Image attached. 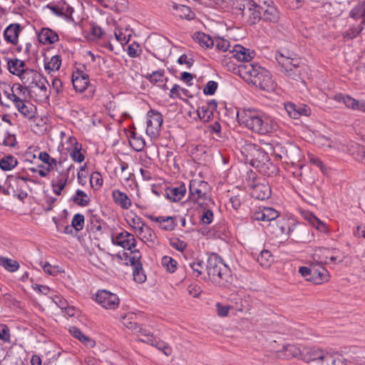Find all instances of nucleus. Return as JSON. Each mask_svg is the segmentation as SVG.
Here are the masks:
<instances>
[{
  "label": "nucleus",
  "instance_id": "nucleus-20",
  "mask_svg": "<svg viewBox=\"0 0 365 365\" xmlns=\"http://www.w3.org/2000/svg\"><path fill=\"white\" fill-rule=\"evenodd\" d=\"M262 9V6L254 1V6H249L243 16L250 24H255L261 20Z\"/></svg>",
  "mask_w": 365,
  "mask_h": 365
},
{
  "label": "nucleus",
  "instance_id": "nucleus-14",
  "mask_svg": "<svg viewBox=\"0 0 365 365\" xmlns=\"http://www.w3.org/2000/svg\"><path fill=\"white\" fill-rule=\"evenodd\" d=\"M19 78L28 88H33L37 81L41 79V75L35 70L26 68L20 75Z\"/></svg>",
  "mask_w": 365,
  "mask_h": 365
},
{
  "label": "nucleus",
  "instance_id": "nucleus-25",
  "mask_svg": "<svg viewBox=\"0 0 365 365\" xmlns=\"http://www.w3.org/2000/svg\"><path fill=\"white\" fill-rule=\"evenodd\" d=\"M7 61V67L9 72L14 75H16L19 77L24 71L26 68L25 63L24 61L18 58L6 59Z\"/></svg>",
  "mask_w": 365,
  "mask_h": 365
},
{
  "label": "nucleus",
  "instance_id": "nucleus-40",
  "mask_svg": "<svg viewBox=\"0 0 365 365\" xmlns=\"http://www.w3.org/2000/svg\"><path fill=\"white\" fill-rule=\"evenodd\" d=\"M257 261L261 266L267 267L272 262V255L269 251L264 250L258 255Z\"/></svg>",
  "mask_w": 365,
  "mask_h": 365
},
{
  "label": "nucleus",
  "instance_id": "nucleus-45",
  "mask_svg": "<svg viewBox=\"0 0 365 365\" xmlns=\"http://www.w3.org/2000/svg\"><path fill=\"white\" fill-rule=\"evenodd\" d=\"M347 108L354 110L365 112V101H357L355 98L350 97V99H348Z\"/></svg>",
  "mask_w": 365,
  "mask_h": 365
},
{
  "label": "nucleus",
  "instance_id": "nucleus-64",
  "mask_svg": "<svg viewBox=\"0 0 365 365\" xmlns=\"http://www.w3.org/2000/svg\"><path fill=\"white\" fill-rule=\"evenodd\" d=\"M353 147L356 150V158L365 163V148L355 143Z\"/></svg>",
  "mask_w": 365,
  "mask_h": 365
},
{
  "label": "nucleus",
  "instance_id": "nucleus-3",
  "mask_svg": "<svg viewBox=\"0 0 365 365\" xmlns=\"http://www.w3.org/2000/svg\"><path fill=\"white\" fill-rule=\"evenodd\" d=\"M302 360L311 365H348L347 360L341 354L318 347H304Z\"/></svg>",
  "mask_w": 365,
  "mask_h": 365
},
{
  "label": "nucleus",
  "instance_id": "nucleus-52",
  "mask_svg": "<svg viewBox=\"0 0 365 365\" xmlns=\"http://www.w3.org/2000/svg\"><path fill=\"white\" fill-rule=\"evenodd\" d=\"M170 245L178 251L183 252L187 247V243L178 237H171Z\"/></svg>",
  "mask_w": 365,
  "mask_h": 365
},
{
  "label": "nucleus",
  "instance_id": "nucleus-5",
  "mask_svg": "<svg viewBox=\"0 0 365 365\" xmlns=\"http://www.w3.org/2000/svg\"><path fill=\"white\" fill-rule=\"evenodd\" d=\"M268 148L272 151V155H274L276 160H282L285 163L294 164L298 161L299 155V149L298 147L287 143L283 145L279 143H274L268 145Z\"/></svg>",
  "mask_w": 365,
  "mask_h": 365
},
{
  "label": "nucleus",
  "instance_id": "nucleus-50",
  "mask_svg": "<svg viewBox=\"0 0 365 365\" xmlns=\"http://www.w3.org/2000/svg\"><path fill=\"white\" fill-rule=\"evenodd\" d=\"M264 221L272 222L279 217V212L272 207H263Z\"/></svg>",
  "mask_w": 365,
  "mask_h": 365
},
{
  "label": "nucleus",
  "instance_id": "nucleus-58",
  "mask_svg": "<svg viewBox=\"0 0 365 365\" xmlns=\"http://www.w3.org/2000/svg\"><path fill=\"white\" fill-rule=\"evenodd\" d=\"M284 73L290 78L295 81H298L299 79L301 78L302 75V68L299 66V63L298 64V66H294L292 69V71H287Z\"/></svg>",
  "mask_w": 365,
  "mask_h": 365
},
{
  "label": "nucleus",
  "instance_id": "nucleus-9",
  "mask_svg": "<svg viewBox=\"0 0 365 365\" xmlns=\"http://www.w3.org/2000/svg\"><path fill=\"white\" fill-rule=\"evenodd\" d=\"M146 133L151 137H155L159 134L163 122V115L158 111L150 110L147 113Z\"/></svg>",
  "mask_w": 365,
  "mask_h": 365
},
{
  "label": "nucleus",
  "instance_id": "nucleus-33",
  "mask_svg": "<svg viewBox=\"0 0 365 365\" xmlns=\"http://www.w3.org/2000/svg\"><path fill=\"white\" fill-rule=\"evenodd\" d=\"M249 6H254L252 0H235L232 4L234 9L239 11L243 16Z\"/></svg>",
  "mask_w": 365,
  "mask_h": 365
},
{
  "label": "nucleus",
  "instance_id": "nucleus-26",
  "mask_svg": "<svg viewBox=\"0 0 365 365\" xmlns=\"http://www.w3.org/2000/svg\"><path fill=\"white\" fill-rule=\"evenodd\" d=\"M312 269L316 271L314 275L307 278V281L313 282L314 284H322L328 280L329 274L327 270L322 266H312Z\"/></svg>",
  "mask_w": 365,
  "mask_h": 365
},
{
  "label": "nucleus",
  "instance_id": "nucleus-36",
  "mask_svg": "<svg viewBox=\"0 0 365 365\" xmlns=\"http://www.w3.org/2000/svg\"><path fill=\"white\" fill-rule=\"evenodd\" d=\"M81 144L78 143L77 141H75L73 148L69 152L70 156L73 161L81 163L84 160L85 157L81 152Z\"/></svg>",
  "mask_w": 365,
  "mask_h": 365
},
{
  "label": "nucleus",
  "instance_id": "nucleus-32",
  "mask_svg": "<svg viewBox=\"0 0 365 365\" xmlns=\"http://www.w3.org/2000/svg\"><path fill=\"white\" fill-rule=\"evenodd\" d=\"M350 16L354 19H363L365 23V0L357 4L350 11Z\"/></svg>",
  "mask_w": 365,
  "mask_h": 365
},
{
  "label": "nucleus",
  "instance_id": "nucleus-22",
  "mask_svg": "<svg viewBox=\"0 0 365 365\" xmlns=\"http://www.w3.org/2000/svg\"><path fill=\"white\" fill-rule=\"evenodd\" d=\"M112 197L114 202L123 209L128 210L131 206V200L125 192L119 190L112 191Z\"/></svg>",
  "mask_w": 365,
  "mask_h": 365
},
{
  "label": "nucleus",
  "instance_id": "nucleus-6",
  "mask_svg": "<svg viewBox=\"0 0 365 365\" xmlns=\"http://www.w3.org/2000/svg\"><path fill=\"white\" fill-rule=\"evenodd\" d=\"M189 198L191 201L197 203L202 208L205 209L208 202L212 200L208 196L209 185L207 182L203 180H192L189 185Z\"/></svg>",
  "mask_w": 365,
  "mask_h": 365
},
{
  "label": "nucleus",
  "instance_id": "nucleus-47",
  "mask_svg": "<svg viewBox=\"0 0 365 365\" xmlns=\"http://www.w3.org/2000/svg\"><path fill=\"white\" fill-rule=\"evenodd\" d=\"M162 264L170 273L174 272L177 268L176 261L168 256H164L162 258Z\"/></svg>",
  "mask_w": 365,
  "mask_h": 365
},
{
  "label": "nucleus",
  "instance_id": "nucleus-30",
  "mask_svg": "<svg viewBox=\"0 0 365 365\" xmlns=\"http://www.w3.org/2000/svg\"><path fill=\"white\" fill-rule=\"evenodd\" d=\"M129 143L133 150L137 152L143 150L145 145V140L135 132L131 133Z\"/></svg>",
  "mask_w": 365,
  "mask_h": 365
},
{
  "label": "nucleus",
  "instance_id": "nucleus-4",
  "mask_svg": "<svg viewBox=\"0 0 365 365\" xmlns=\"http://www.w3.org/2000/svg\"><path fill=\"white\" fill-rule=\"evenodd\" d=\"M207 272L210 279L219 287H226L232 282V277L230 268L216 254L208 257Z\"/></svg>",
  "mask_w": 365,
  "mask_h": 365
},
{
  "label": "nucleus",
  "instance_id": "nucleus-38",
  "mask_svg": "<svg viewBox=\"0 0 365 365\" xmlns=\"http://www.w3.org/2000/svg\"><path fill=\"white\" fill-rule=\"evenodd\" d=\"M48 85V81L42 76L41 79H38L35 83L34 88H38L39 89L41 97L44 98H48L49 97L50 92L47 89Z\"/></svg>",
  "mask_w": 365,
  "mask_h": 365
},
{
  "label": "nucleus",
  "instance_id": "nucleus-7",
  "mask_svg": "<svg viewBox=\"0 0 365 365\" xmlns=\"http://www.w3.org/2000/svg\"><path fill=\"white\" fill-rule=\"evenodd\" d=\"M335 253V250L318 248L313 254V259L319 264H336L342 262L343 258L336 255Z\"/></svg>",
  "mask_w": 365,
  "mask_h": 365
},
{
  "label": "nucleus",
  "instance_id": "nucleus-2",
  "mask_svg": "<svg viewBox=\"0 0 365 365\" xmlns=\"http://www.w3.org/2000/svg\"><path fill=\"white\" fill-rule=\"evenodd\" d=\"M237 118L240 125L259 135L272 132L276 126L272 117L259 110L244 109L237 112Z\"/></svg>",
  "mask_w": 365,
  "mask_h": 365
},
{
  "label": "nucleus",
  "instance_id": "nucleus-8",
  "mask_svg": "<svg viewBox=\"0 0 365 365\" xmlns=\"http://www.w3.org/2000/svg\"><path fill=\"white\" fill-rule=\"evenodd\" d=\"M95 300L107 309H115L120 303V299L117 294L106 289L99 290L95 296Z\"/></svg>",
  "mask_w": 365,
  "mask_h": 365
},
{
  "label": "nucleus",
  "instance_id": "nucleus-16",
  "mask_svg": "<svg viewBox=\"0 0 365 365\" xmlns=\"http://www.w3.org/2000/svg\"><path fill=\"white\" fill-rule=\"evenodd\" d=\"M275 58L280 65L284 73L287 71H292V69L299 63L297 58H290L280 52H277L276 53Z\"/></svg>",
  "mask_w": 365,
  "mask_h": 365
},
{
  "label": "nucleus",
  "instance_id": "nucleus-49",
  "mask_svg": "<svg viewBox=\"0 0 365 365\" xmlns=\"http://www.w3.org/2000/svg\"><path fill=\"white\" fill-rule=\"evenodd\" d=\"M197 112L199 118L205 122L209 121L213 115V113L205 106L199 107Z\"/></svg>",
  "mask_w": 365,
  "mask_h": 365
},
{
  "label": "nucleus",
  "instance_id": "nucleus-29",
  "mask_svg": "<svg viewBox=\"0 0 365 365\" xmlns=\"http://www.w3.org/2000/svg\"><path fill=\"white\" fill-rule=\"evenodd\" d=\"M74 203L81 207H86L90 204V197L81 190H77L76 194L72 197Z\"/></svg>",
  "mask_w": 365,
  "mask_h": 365
},
{
  "label": "nucleus",
  "instance_id": "nucleus-10",
  "mask_svg": "<svg viewBox=\"0 0 365 365\" xmlns=\"http://www.w3.org/2000/svg\"><path fill=\"white\" fill-rule=\"evenodd\" d=\"M112 242L128 250H131L136 246V241L133 235L127 231L122 232L115 237H113Z\"/></svg>",
  "mask_w": 365,
  "mask_h": 365
},
{
  "label": "nucleus",
  "instance_id": "nucleus-23",
  "mask_svg": "<svg viewBox=\"0 0 365 365\" xmlns=\"http://www.w3.org/2000/svg\"><path fill=\"white\" fill-rule=\"evenodd\" d=\"M137 237L149 245H153L156 240V235L153 230L145 225L136 234Z\"/></svg>",
  "mask_w": 365,
  "mask_h": 365
},
{
  "label": "nucleus",
  "instance_id": "nucleus-53",
  "mask_svg": "<svg viewBox=\"0 0 365 365\" xmlns=\"http://www.w3.org/2000/svg\"><path fill=\"white\" fill-rule=\"evenodd\" d=\"M90 183L92 187L99 189L103 184V178L98 172H94L91 174Z\"/></svg>",
  "mask_w": 365,
  "mask_h": 365
},
{
  "label": "nucleus",
  "instance_id": "nucleus-62",
  "mask_svg": "<svg viewBox=\"0 0 365 365\" xmlns=\"http://www.w3.org/2000/svg\"><path fill=\"white\" fill-rule=\"evenodd\" d=\"M130 252L131 254L133 255L129 259L131 265H133L134 267H137V264H142L140 262V259L141 257L140 252L138 250H133V249L130 250Z\"/></svg>",
  "mask_w": 365,
  "mask_h": 365
},
{
  "label": "nucleus",
  "instance_id": "nucleus-44",
  "mask_svg": "<svg viewBox=\"0 0 365 365\" xmlns=\"http://www.w3.org/2000/svg\"><path fill=\"white\" fill-rule=\"evenodd\" d=\"M133 274L134 280L138 283H143L146 280L142 264H137V267H133Z\"/></svg>",
  "mask_w": 365,
  "mask_h": 365
},
{
  "label": "nucleus",
  "instance_id": "nucleus-18",
  "mask_svg": "<svg viewBox=\"0 0 365 365\" xmlns=\"http://www.w3.org/2000/svg\"><path fill=\"white\" fill-rule=\"evenodd\" d=\"M261 19L266 22L277 23L279 19V11L272 4H267V7H262Z\"/></svg>",
  "mask_w": 365,
  "mask_h": 365
},
{
  "label": "nucleus",
  "instance_id": "nucleus-56",
  "mask_svg": "<svg viewBox=\"0 0 365 365\" xmlns=\"http://www.w3.org/2000/svg\"><path fill=\"white\" fill-rule=\"evenodd\" d=\"M214 45L217 50L227 51L230 47V42L224 38H217L214 39Z\"/></svg>",
  "mask_w": 365,
  "mask_h": 365
},
{
  "label": "nucleus",
  "instance_id": "nucleus-34",
  "mask_svg": "<svg viewBox=\"0 0 365 365\" xmlns=\"http://www.w3.org/2000/svg\"><path fill=\"white\" fill-rule=\"evenodd\" d=\"M18 164V160L12 155H6L0 160V168L3 170H11Z\"/></svg>",
  "mask_w": 365,
  "mask_h": 365
},
{
  "label": "nucleus",
  "instance_id": "nucleus-17",
  "mask_svg": "<svg viewBox=\"0 0 365 365\" xmlns=\"http://www.w3.org/2000/svg\"><path fill=\"white\" fill-rule=\"evenodd\" d=\"M187 192L185 184L170 187L165 190V195L168 199L173 202H178L182 199Z\"/></svg>",
  "mask_w": 365,
  "mask_h": 365
},
{
  "label": "nucleus",
  "instance_id": "nucleus-12",
  "mask_svg": "<svg viewBox=\"0 0 365 365\" xmlns=\"http://www.w3.org/2000/svg\"><path fill=\"white\" fill-rule=\"evenodd\" d=\"M303 351L304 349L300 350L294 344H287L283 346L282 349L276 351V356L280 359H290L301 356L302 359Z\"/></svg>",
  "mask_w": 365,
  "mask_h": 365
},
{
  "label": "nucleus",
  "instance_id": "nucleus-27",
  "mask_svg": "<svg viewBox=\"0 0 365 365\" xmlns=\"http://www.w3.org/2000/svg\"><path fill=\"white\" fill-rule=\"evenodd\" d=\"M173 9L174 10V14L181 19L191 20L195 17V14L187 6L174 4Z\"/></svg>",
  "mask_w": 365,
  "mask_h": 365
},
{
  "label": "nucleus",
  "instance_id": "nucleus-59",
  "mask_svg": "<svg viewBox=\"0 0 365 365\" xmlns=\"http://www.w3.org/2000/svg\"><path fill=\"white\" fill-rule=\"evenodd\" d=\"M153 346L162 351L166 356H170L172 353L171 348L163 341H159L155 339Z\"/></svg>",
  "mask_w": 365,
  "mask_h": 365
},
{
  "label": "nucleus",
  "instance_id": "nucleus-31",
  "mask_svg": "<svg viewBox=\"0 0 365 365\" xmlns=\"http://www.w3.org/2000/svg\"><path fill=\"white\" fill-rule=\"evenodd\" d=\"M304 218L319 231L322 232H327L326 225L312 213L309 212L305 214Z\"/></svg>",
  "mask_w": 365,
  "mask_h": 365
},
{
  "label": "nucleus",
  "instance_id": "nucleus-39",
  "mask_svg": "<svg viewBox=\"0 0 365 365\" xmlns=\"http://www.w3.org/2000/svg\"><path fill=\"white\" fill-rule=\"evenodd\" d=\"M61 65L60 56L56 55L51 58L50 61L45 63V69L48 71H58Z\"/></svg>",
  "mask_w": 365,
  "mask_h": 365
},
{
  "label": "nucleus",
  "instance_id": "nucleus-43",
  "mask_svg": "<svg viewBox=\"0 0 365 365\" xmlns=\"http://www.w3.org/2000/svg\"><path fill=\"white\" fill-rule=\"evenodd\" d=\"M292 232L289 225L284 219L279 220V228H277V236L282 237L283 236L287 237Z\"/></svg>",
  "mask_w": 365,
  "mask_h": 365
},
{
  "label": "nucleus",
  "instance_id": "nucleus-46",
  "mask_svg": "<svg viewBox=\"0 0 365 365\" xmlns=\"http://www.w3.org/2000/svg\"><path fill=\"white\" fill-rule=\"evenodd\" d=\"M84 221V216L82 214L78 213L73 217L71 225L76 232H79L83 228Z\"/></svg>",
  "mask_w": 365,
  "mask_h": 365
},
{
  "label": "nucleus",
  "instance_id": "nucleus-48",
  "mask_svg": "<svg viewBox=\"0 0 365 365\" xmlns=\"http://www.w3.org/2000/svg\"><path fill=\"white\" fill-rule=\"evenodd\" d=\"M164 71L160 70L153 71L151 74H149L146 76V78L151 82L154 83H163L166 78H164Z\"/></svg>",
  "mask_w": 365,
  "mask_h": 365
},
{
  "label": "nucleus",
  "instance_id": "nucleus-13",
  "mask_svg": "<svg viewBox=\"0 0 365 365\" xmlns=\"http://www.w3.org/2000/svg\"><path fill=\"white\" fill-rule=\"evenodd\" d=\"M72 83L74 89L78 92H83L88 87L89 83L88 75L83 71H76L73 73Z\"/></svg>",
  "mask_w": 365,
  "mask_h": 365
},
{
  "label": "nucleus",
  "instance_id": "nucleus-19",
  "mask_svg": "<svg viewBox=\"0 0 365 365\" xmlns=\"http://www.w3.org/2000/svg\"><path fill=\"white\" fill-rule=\"evenodd\" d=\"M19 32L20 25L19 24H11L4 30V39L8 43H10L13 45H16L18 43Z\"/></svg>",
  "mask_w": 365,
  "mask_h": 365
},
{
  "label": "nucleus",
  "instance_id": "nucleus-15",
  "mask_svg": "<svg viewBox=\"0 0 365 365\" xmlns=\"http://www.w3.org/2000/svg\"><path fill=\"white\" fill-rule=\"evenodd\" d=\"M251 195L252 197L264 200L271 195V188L267 183H256L252 187Z\"/></svg>",
  "mask_w": 365,
  "mask_h": 365
},
{
  "label": "nucleus",
  "instance_id": "nucleus-55",
  "mask_svg": "<svg viewBox=\"0 0 365 365\" xmlns=\"http://www.w3.org/2000/svg\"><path fill=\"white\" fill-rule=\"evenodd\" d=\"M284 108L286 111L287 112L288 115L294 119H297L299 118V113L298 111V105H296L292 103H284Z\"/></svg>",
  "mask_w": 365,
  "mask_h": 365
},
{
  "label": "nucleus",
  "instance_id": "nucleus-1",
  "mask_svg": "<svg viewBox=\"0 0 365 365\" xmlns=\"http://www.w3.org/2000/svg\"><path fill=\"white\" fill-rule=\"evenodd\" d=\"M229 55V58H235L245 63L238 66V73L249 84L267 92L275 89L277 85L270 73L258 64L250 63L254 56L252 51L237 44L230 51Z\"/></svg>",
  "mask_w": 365,
  "mask_h": 365
},
{
  "label": "nucleus",
  "instance_id": "nucleus-41",
  "mask_svg": "<svg viewBox=\"0 0 365 365\" xmlns=\"http://www.w3.org/2000/svg\"><path fill=\"white\" fill-rule=\"evenodd\" d=\"M69 331L73 336L79 339V341H82L85 344L91 345L93 344V341H92L88 336H85L79 329L73 327L70 328Z\"/></svg>",
  "mask_w": 365,
  "mask_h": 365
},
{
  "label": "nucleus",
  "instance_id": "nucleus-57",
  "mask_svg": "<svg viewBox=\"0 0 365 365\" xmlns=\"http://www.w3.org/2000/svg\"><path fill=\"white\" fill-rule=\"evenodd\" d=\"M128 55L131 58L137 57L140 53V48L138 43L133 42L128 46Z\"/></svg>",
  "mask_w": 365,
  "mask_h": 365
},
{
  "label": "nucleus",
  "instance_id": "nucleus-11",
  "mask_svg": "<svg viewBox=\"0 0 365 365\" xmlns=\"http://www.w3.org/2000/svg\"><path fill=\"white\" fill-rule=\"evenodd\" d=\"M45 7L51 9L55 15L65 19H69L73 11V8L64 1H61L54 4H49Z\"/></svg>",
  "mask_w": 365,
  "mask_h": 365
},
{
  "label": "nucleus",
  "instance_id": "nucleus-63",
  "mask_svg": "<svg viewBox=\"0 0 365 365\" xmlns=\"http://www.w3.org/2000/svg\"><path fill=\"white\" fill-rule=\"evenodd\" d=\"M0 339L4 341H9L10 333L9 327L5 324H0Z\"/></svg>",
  "mask_w": 365,
  "mask_h": 365
},
{
  "label": "nucleus",
  "instance_id": "nucleus-54",
  "mask_svg": "<svg viewBox=\"0 0 365 365\" xmlns=\"http://www.w3.org/2000/svg\"><path fill=\"white\" fill-rule=\"evenodd\" d=\"M182 93L184 96H188V91L185 88H180V86L175 84L170 89L169 96L171 98H181L180 93Z\"/></svg>",
  "mask_w": 365,
  "mask_h": 365
},
{
  "label": "nucleus",
  "instance_id": "nucleus-51",
  "mask_svg": "<svg viewBox=\"0 0 365 365\" xmlns=\"http://www.w3.org/2000/svg\"><path fill=\"white\" fill-rule=\"evenodd\" d=\"M66 182H67V178H58L56 181H53L52 187H53V192L57 195H60L61 193V191L66 187Z\"/></svg>",
  "mask_w": 365,
  "mask_h": 365
},
{
  "label": "nucleus",
  "instance_id": "nucleus-28",
  "mask_svg": "<svg viewBox=\"0 0 365 365\" xmlns=\"http://www.w3.org/2000/svg\"><path fill=\"white\" fill-rule=\"evenodd\" d=\"M193 39L197 42L202 47L210 48L214 46V39L209 35L202 32H195L192 36Z\"/></svg>",
  "mask_w": 365,
  "mask_h": 365
},
{
  "label": "nucleus",
  "instance_id": "nucleus-60",
  "mask_svg": "<svg viewBox=\"0 0 365 365\" xmlns=\"http://www.w3.org/2000/svg\"><path fill=\"white\" fill-rule=\"evenodd\" d=\"M217 88V83L214 81H210L205 85L203 92L206 95H213Z\"/></svg>",
  "mask_w": 365,
  "mask_h": 365
},
{
  "label": "nucleus",
  "instance_id": "nucleus-35",
  "mask_svg": "<svg viewBox=\"0 0 365 365\" xmlns=\"http://www.w3.org/2000/svg\"><path fill=\"white\" fill-rule=\"evenodd\" d=\"M115 39L122 45L127 44L131 36L130 31L128 29H116L115 31Z\"/></svg>",
  "mask_w": 365,
  "mask_h": 365
},
{
  "label": "nucleus",
  "instance_id": "nucleus-37",
  "mask_svg": "<svg viewBox=\"0 0 365 365\" xmlns=\"http://www.w3.org/2000/svg\"><path fill=\"white\" fill-rule=\"evenodd\" d=\"M0 265L9 272H16L19 268L17 261L4 257H0Z\"/></svg>",
  "mask_w": 365,
  "mask_h": 365
},
{
  "label": "nucleus",
  "instance_id": "nucleus-24",
  "mask_svg": "<svg viewBox=\"0 0 365 365\" xmlns=\"http://www.w3.org/2000/svg\"><path fill=\"white\" fill-rule=\"evenodd\" d=\"M38 39L43 44H51L58 40V36L54 31L43 28L38 34Z\"/></svg>",
  "mask_w": 365,
  "mask_h": 365
},
{
  "label": "nucleus",
  "instance_id": "nucleus-61",
  "mask_svg": "<svg viewBox=\"0 0 365 365\" xmlns=\"http://www.w3.org/2000/svg\"><path fill=\"white\" fill-rule=\"evenodd\" d=\"M213 219V212L212 210L206 208L200 217V220L204 225H209L212 222Z\"/></svg>",
  "mask_w": 365,
  "mask_h": 365
},
{
  "label": "nucleus",
  "instance_id": "nucleus-21",
  "mask_svg": "<svg viewBox=\"0 0 365 365\" xmlns=\"http://www.w3.org/2000/svg\"><path fill=\"white\" fill-rule=\"evenodd\" d=\"M150 219L154 222H158L160 228L166 231L173 230L177 225L176 219L173 217L151 216Z\"/></svg>",
  "mask_w": 365,
  "mask_h": 365
},
{
  "label": "nucleus",
  "instance_id": "nucleus-42",
  "mask_svg": "<svg viewBox=\"0 0 365 365\" xmlns=\"http://www.w3.org/2000/svg\"><path fill=\"white\" fill-rule=\"evenodd\" d=\"M127 222L134 230L135 234L145 225L142 219L136 215L128 217Z\"/></svg>",
  "mask_w": 365,
  "mask_h": 365
}]
</instances>
